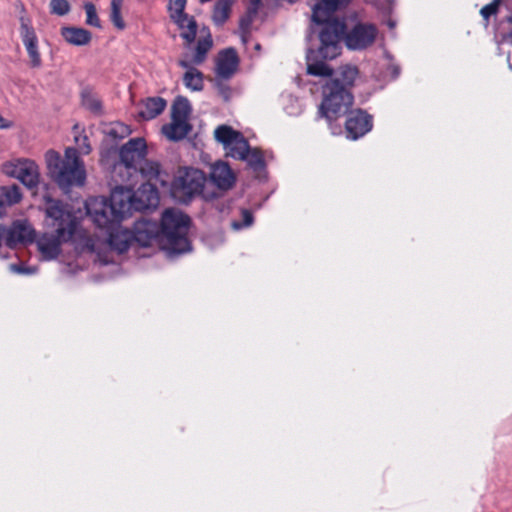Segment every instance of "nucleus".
<instances>
[{
	"label": "nucleus",
	"mask_w": 512,
	"mask_h": 512,
	"mask_svg": "<svg viewBox=\"0 0 512 512\" xmlns=\"http://www.w3.org/2000/svg\"><path fill=\"white\" fill-rule=\"evenodd\" d=\"M130 182V187L116 186L109 197H95L87 201V213L95 225L109 227L117 221H122L132 211H143L158 205L157 187L142 184L137 191Z\"/></svg>",
	"instance_id": "obj_1"
},
{
	"label": "nucleus",
	"mask_w": 512,
	"mask_h": 512,
	"mask_svg": "<svg viewBox=\"0 0 512 512\" xmlns=\"http://www.w3.org/2000/svg\"><path fill=\"white\" fill-rule=\"evenodd\" d=\"M74 139L78 148H66L64 157H61L55 150H48L45 153L49 176L64 189L84 184L86 171L78 156V150L84 155H88L92 151L89 139L85 134H76Z\"/></svg>",
	"instance_id": "obj_2"
},
{
	"label": "nucleus",
	"mask_w": 512,
	"mask_h": 512,
	"mask_svg": "<svg viewBox=\"0 0 512 512\" xmlns=\"http://www.w3.org/2000/svg\"><path fill=\"white\" fill-rule=\"evenodd\" d=\"M351 0H320L313 8L312 21L323 25L322 32H377L374 24L363 21L358 14L338 20L335 12L349 4Z\"/></svg>",
	"instance_id": "obj_3"
},
{
	"label": "nucleus",
	"mask_w": 512,
	"mask_h": 512,
	"mask_svg": "<svg viewBox=\"0 0 512 512\" xmlns=\"http://www.w3.org/2000/svg\"><path fill=\"white\" fill-rule=\"evenodd\" d=\"M189 225L190 218L180 210L168 208L163 212L160 229L167 250L177 254L190 250Z\"/></svg>",
	"instance_id": "obj_4"
},
{
	"label": "nucleus",
	"mask_w": 512,
	"mask_h": 512,
	"mask_svg": "<svg viewBox=\"0 0 512 512\" xmlns=\"http://www.w3.org/2000/svg\"><path fill=\"white\" fill-rule=\"evenodd\" d=\"M44 211L46 226L54 229L60 237L76 240L82 236L79 217L70 204L46 197Z\"/></svg>",
	"instance_id": "obj_5"
},
{
	"label": "nucleus",
	"mask_w": 512,
	"mask_h": 512,
	"mask_svg": "<svg viewBox=\"0 0 512 512\" xmlns=\"http://www.w3.org/2000/svg\"><path fill=\"white\" fill-rule=\"evenodd\" d=\"M353 103L354 96L351 91L341 87L336 80H327L322 86L318 115L331 122L346 114Z\"/></svg>",
	"instance_id": "obj_6"
},
{
	"label": "nucleus",
	"mask_w": 512,
	"mask_h": 512,
	"mask_svg": "<svg viewBox=\"0 0 512 512\" xmlns=\"http://www.w3.org/2000/svg\"><path fill=\"white\" fill-rule=\"evenodd\" d=\"M120 161L114 165V177L123 182H133L138 177V167L146 160L147 145L143 138L130 139L119 151Z\"/></svg>",
	"instance_id": "obj_7"
},
{
	"label": "nucleus",
	"mask_w": 512,
	"mask_h": 512,
	"mask_svg": "<svg viewBox=\"0 0 512 512\" xmlns=\"http://www.w3.org/2000/svg\"><path fill=\"white\" fill-rule=\"evenodd\" d=\"M205 174L196 168H179L174 177L170 192L178 202L187 203L194 196L199 195L205 185Z\"/></svg>",
	"instance_id": "obj_8"
},
{
	"label": "nucleus",
	"mask_w": 512,
	"mask_h": 512,
	"mask_svg": "<svg viewBox=\"0 0 512 512\" xmlns=\"http://www.w3.org/2000/svg\"><path fill=\"white\" fill-rule=\"evenodd\" d=\"M192 108L185 97H177L171 107V121L162 126V134L170 141L184 139L192 130L189 118Z\"/></svg>",
	"instance_id": "obj_9"
},
{
	"label": "nucleus",
	"mask_w": 512,
	"mask_h": 512,
	"mask_svg": "<svg viewBox=\"0 0 512 512\" xmlns=\"http://www.w3.org/2000/svg\"><path fill=\"white\" fill-rule=\"evenodd\" d=\"M344 43L342 34H308L307 61L318 57L334 59L341 53V44Z\"/></svg>",
	"instance_id": "obj_10"
},
{
	"label": "nucleus",
	"mask_w": 512,
	"mask_h": 512,
	"mask_svg": "<svg viewBox=\"0 0 512 512\" xmlns=\"http://www.w3.org/2000/svg\"><path fill=\"white\" fill-rule=\"evenodd\" d=\"M185 40V52L178 61L180 67H187L190 64L201 65L208 56L213 47V39L211 34H206L197 38V34H182Z\"/></svg>",
	"instance_id": "obj_11"
},
{
	"label": "nucleus",
	"mask_w": 512,
	"mask_h": 512,
	"mask_svg": "<svg viewBox=\"0 0 512 512\" xmlns=\"http://www.w3.org/2000/svg\"><path fill=\"white\" fill-rule=\"evenodd\" d=\"M2 172L18 179L28 188H35L40 182V171L35 161L28 158H17L2 164Z\"/></svg>",
	"instance_id": "obj_12"
},
{
	"label": "nucleus",
	"mask_w": 512,
	"mask_h": 512,
	"mask_svg": "<svg viewBox=\"0 0 512 512\" xmlns=\"http://www.w3.org/2000/svg\"><path fill=\"white\" fill-rule=\"evenodd\" d=\"M215 139L223 144L227 150V155L240 160L249 147L248 141L242 133L234 130L228 125H220L214 131Z\"/></svg>",
	"instance_id": "obj_13"
},
{
	"label": "nucleus",
	"mask_w": 512,
	"mask_h": 512,
	"mask_svg": "<svg viewBox=\"0 0 512 512\" xmlns=\"http://www.w3.org/2000/svg\"><path fill=\"white\" fill-rule=\"evenodd\" d=\"M35 239L36 231L26 219L15 220L8 228L4 226L3 242L9 248L19 244L33 243Z\"/></svg>",
	"instance_id": "obj_14"
},
{
	"label": "nucleus",
	"mask_w": 512,
	"mask_h": 512,
	"mask_svg": "<svg viewBox=\"0 0 512 512\" xmlns=\"http://www.w3.org/2000/svg\"><path fill=\"white\" fill-rule=\"evenodd\" d=\"M74 241L69 237H60L59 233L45 232L36 239L37 249L43 260L50 261L56 259L61 254L63 243Z\"/></svg>",
	"instance_id": "obj_15"
},
{
	"label": "nucleus",
	"mask_w": 512,
	"mask_h": 512,
	"mask_svg": "<svg viewBox=\"0 0 512 512\" xmlns=\"http://www.w3.org/2000/svg\"><path fill=\"white\" fill-rule=\"evenodd\" d=\"M373 126L372 117L361 109L350 111L345 123L347 138L357 140L367 134Z\"/></svg>",
	"instance_id": "obj_16"
},
{
	"label": "nucleus",
	"mask_w": 512,
	"mask_h": 512,
	"mask_svg": "<svg viewBox=\"0 0 512 512\" xmlns=\"http://www.w3.org/2000/svg\"><path fill=\"white\" fill-rule=\"evenodd\" d=\"M239 57L233 48L221 50L215 61L216 78L222 80L230 79L238 70Z\"/></svg>",
	"instance_id": "obj_17"
},
{
	"label": "nucleus",
	"mask_w": 512,
	"mask_h": 512,
	"mask_svg": "<svg viewBox=\"0 0 512 512\" xmlns=\"http://www.w3.org/2000/svg\"><path fill=\"white\" fill-rule=\"evenodd\" d=\"M121 221H117L114 224H111L109 227H104L100 225H96L100 229L106 230L108 233V243L109 246L117 251L118 253H124L126 252L132 241H134L133 233L128 230L124 229L120 226Z\"/></svg>",
	"instance_id": "obj_18"
},
{
	"label": "nucleus",
	"mask_w": 512,
	"mask_h": 512,
	"mask_svg": "<svg viewBox=\"0 0 512 512\" xmlns=\"http://www.w3.org/2000/svg\"><path fill=\"white\" fill-rule=\"evenodd\" d=\"M138 175H140L147 183L144 185H152L154 187H167L169 183L168 173L162 169L157 161L146 159L138 167Z\"/></svg>",
	"instance_id": "obj_19"
},
{
	"label": "nucleus",
	"mask_w": 512,
	"mask_h": 512,
	"mask_svg": "<svg viewBox=\"0 0 512 512\" xmlns=\"http://www.w3.org/2000/svg\"><path fill=\"white\" fill-rule=\"evenodd\" d=\"M161 229L152 220L142 219L135 223L133 236L134 241L143 247H148L159 236Z\"/></svg>",
	"instance_id": "obj_20"
},
{
	"label": "nucleus",
	"mask_w": 512,
	"mask_h": 512,
	"mask_svg": "<svg viewBox=\"0 0 512 512\" xmlns=\"http://www.w3.org/2000/svg\"><path fill=\"white\" fill-rule=\"evenodd\" d=\"M211 181L221 190H228L235 184V175L229 165L218 161L211 166Z\"/></svg>",
	"instance_id": "obj_21"
},
{
	"label": "nucleus",
	"mask_w": 512,
	"mask_h": 512,
	"mask_svg": "<svg viewBox=\"0 0 512 512\" xmlns=\"http://www.w3.org/2000/svg\"><path fill=\"white\" fill-rule=\"evenodd\" d=\"M185 6L186 0H170L168 6L170 17L179 29H188V32H196V22L184 13Z\"/></svg>",
	"instance_id": "obj_22"
},
{
	"label": "nucleus",
	"mask_w": 512,
	"mask_h": 512,
	"mask_svg": "<svg viewBox=\"0 0 512 512\" xmlns=\"http://www.w3.org/2000/svg\"><path fill=\"white\" fill-rule=\"evenodd\" d=\"M360 72L357 66L352 64H343L338 67L336 72H333V76L328 80H336L340 83L341 87L351 91L359 78Z\"/></svg>",
	"instance_id": "obj_23"
},
{
	"label": "nucleus",
	"mask_w": 512,
	"mask_h": 512,
	"mask_svg": "<svg viewBox=\"0 0 512 512\" xmlns=\"http://www.w3.org/2000/svg\"><path fill=\"white\" fill-rule=\"evenodd\" d=\"M166 105L161 97L147 98L140 105L139 116L144 120L154 119L164 111Z\"/></svg>",
	"instance_id": "obj_24"
},
{
	"label": "nucleus",
	"mask_w": 512,
	"mask_h": 512,
	"mask_svg": "<svg viewBox=\"0 0 512 512\" xmlns=\"http://www.w3.org/2000/svg\"><path fill=\"white\" fill-rule=\"evenodd\" d=\"M197 65L190 64L183 74V84L185 87L193 92H200L204 89V74L196 68Z\"/></svg>",
	"instance_id": "obj_25"
},
{
	"label": "nucleus",
	"mask_w": 512,
	"mask_h": 512,
	"mask_svg": "<svg viewBox=\"0 0 512 512\" xmlns=\"http://www.w3.org/2000/svg\"><path fill=\"white\" fill-rule=\"evenodd\" d=\"M101 130L106 138L113 142H118L131 134L129 126L118 121L103 123Z\"/></svg>",
	"instance_id": "obj_26"
},
{
	"label": "nucleus",
	"mask_w": 512,
	"mask_h": 512,
	"mask_svg": "<svg viewBox=\"0 0 512 512\" xmlns=\"http://www.w3.org/2000/svg\"><path fill=\"white\" fill-rule=\"evenodd\" d=\"M342 36L350 50H362L375 42V34H342Z\"/></svg>",
	"instance_id": "obj_27"
},
{
	"label": "nucleus",
	"mask_w": 512,
	"mask_h": 512,
	"mask_svg": "<svg viewBox=\"0 0 512 512\" xmlns=\"http://www.w3.org/2000/svg\"><path fill=\"white\" fill-rule=\"evenodd\" d=\"M23 44L29 55L31 67H40L42 60L39 52V39L36 34H24Z\"/></svg>",
	"instance_id": "obj_28"
},
{
	"label": "nucleus",
	"mask_w": 512,
	"mask_h": 512,
	"mask_svg": "<svg viewBox=\"0 0 512 512\" xmlns=\"http://www.w3.org/2000/svg\"><path fill=\"white\" fill-rule=\"evenodd\" d=\"M21 199L22 193L17 185L2 186L0 188V206L17 204Z\"/></svg>",
	"instance_id": "obj_29"
},
{
	"label": "nucleus",
	"mask_w": 512,
	"mask_h": 512,
	"mask_svg": "<svg viewBox=\"0 0 512 512\" xmlns=\"http://www.w3.org/2000/svg\"><path fill=\"white\" fill-rule=\"evenodd\" d=\"M235 0H218L213 10V21L217 24H223L229 17L231 7Z\"/></svg>",
	"instance_id": "obj_30"
},
{
	"label": "nucleus",
	"mask_w": 512,
	"mask_h": 512,
	"mask_svg": "<svg viewBox=\"0 0 512 512\" xmlns=\"http://www.w3.org/2000/svg\"><path fill=\"white\" fill-rule=\"evenodd\" d=\"M81 103L84 108L94 114L102 113V102L98 96L89 89H84L81 93Z\"/></svg>",
	"instance_id": "obj_31"
},
{
	"label": "nucleus",
	"mask_w": 512,
	"mask_h": 512,
	"mask_svg": "<svg viewBox=\"0 0 512 512\" xmlns=\"http://www.w3.org/2000/svg\"><path fill=\"white\" fill-rule=\"evenodd\" d=\"M261 7V0H249L247 13L240 20V27L243 31L248 30L250 25L256 19L258 11Z\"/></svg>",
	"instance_id": "obj_32"
},
{
	"label": "nucleus",
	"mask_w": 512,
	"mask_h": 512,
	"mask_svg": "<svg viewBox=\"0 0 512 512\" xmlns=\"http://www.w3.org/2000/svg\"><path fill=\"white\" fill-rule=\"evenodd\" d=\"M307 74L312 76L332 77L333 69L323 61H307Z\"/></svg>",
	"instance_id": "obj_33"
},
{
	"label": "nucleus",
	"mask_w": 512,
	"mask_h": 512,
	"mask_svg": "<svg viewBox=\"0 0 512 512\" xmlns=\"http://www.w3.org/2000/svg\"><path fill=\"white\" fill-rule=\"evenodd\" d=\"M240 160L246 161L254 169H260L264 166V160L261 151L257 148L252 149L250 146L248 147L247 152L244 153L243 158Z\"/></svg>",
	"instance_id": "obj_34"
},
{
	"label": "nucleus",
	"mask_w": 512,
	"mask_h": 512,
	"mask_svg": "<svg viewBox=\"0 0 512 512\" xmlns=\"http://www.w3.org/2000/svg\"><path fill=\"white\" fill-rule=\"evenodd\" d=\"M121 0H112L111 2V20L118 30L124 29V21L120 16Z\"/></svg>",
	"instance_id": "obj_35"
},
{
	"label": "nucleus",
	"mask_w": 512,
	"mask_h": 512,
	"mask_svg": "<svg viewBox=\"0 0 512 512\" xmlns=\"http://www.w3.org/2000/svg\"><path fill=\"white\" fill-rule=\"evenodd\" d=\"M50 11L52 14L63 16L70 11V4L67 0H51Z\"/></svg>",
	"instance_id": "obj_36"
},
{
	"label": "nucleus",
	"mask_w": 512,
	"mask_h": 512,
	"mask_svg": "<svg viewBox=\"0 0 512 512\" xmlns=\"http://www.w3.org/2000/svg\"><path fill=\"white\" fill-rule=\"evenodd\" d=\"M64 40L75 46L87 45L91 41V34H62Z\"/></svg>",
	"instance_id": "obj_37"
},
{
	"label": "nucleus",
	"mask_w": 512,
	"mask_h": 512,
	"mask_svg": "<svg viewBox=\"0 0 512 512\" xmlns=\"http://www.w3.org/2000/svg\"><path fill=\"white\" fill-rule=\"evenodd\" d=\"M86 12V23L96 28H100V21L96 13V8L92 3H86L84 5Z\"/></svg>",
	"instance_id": "obj_38"
},
{
	"label": "nucleus",
	"mask_w": 512,
	"mask_h": 512,
	"mask_svg": "<svg viewBox=\"0 0 512 512\" xmlns=\"http://www.w3.org/2000/svg\"><path fill=\"white\" fill-rule=\"evenodd\" d=\"M241 214H242L243 222L240 223V222L234 221L232 223V227L235 230H239V229H242L244 227H249L253 223V215H252V213L249 210L244 209V210H242Z\"/></svg>",
	"instance_id": "obj_39"
},
{
	"label": "nucleus",
	"mask_w": 512,
	"mask_h": 512,
	"mask_svg": "<svg viewBox=\"0 0 512 512\" xmlns=\"http://www.w3.org/2000/svg\"><path fill=\"white\" fill-rule=\"evenodd\" d=\"M501 3L499 2H491L490 4L485 5L481 8L480 13L484 19H488L492 15H496Z\"/></svg>",
	"instance_id": "obj_40"
},
{
	"label": "nucleus",
	"mask_w": 512,
	"mask_h": 512,
	"mask_svg": "<svg viewBox=\"0 0 512 512\" xmlns=\"http://www.w3.org/2000/svg\"><path fill=\"white\" fill-rule=\"evenodd\" d=\"M220 79L217 78V86L219 89V93L225 100H228L231 94L230 88L227 85H223L219 82Z\"/></svg>",
	"instance_id": "obj_41"
},
{
	"label": "nucleus",
	"mask_w": 512,
	"mask_h": 512,
	"mask_svg": "<svg viewBox=\"0 0 512 512\" xmlns=\"http://www.w3.org/2000/svg\"><path fill=\"white\" fill-rule=\"evenodd\" d=\"M10 270L12 272L18 273V274H31L33 273V269L31 268H25L23 266L12 264L10 265Z\"/></svg>",
	"instance_id": "obj_42"
},
{
	"label": "nucleus",
	"mask_w": 512,
	"mask_h": 512,
	"mask_svg": "<svg viewBox=\"0 0 512 512\" xmlns=\"http://www.w3.org/2000/svg\"><path fill=\"white\" fill-rule=\"evenodd\" d=\"M252 35L253 34H241V41L244 45H248L250 42H252Z\"/></svg>",
	"instance_id": "obj_43"
},
{
	"label": "nucleus",
	"mask_w": 512,
	"mask_h": 512,
	"mask_svg": "<svg viewBox=\"0 0 512 512\" xmlns=\"http://www.w3.org/2000/svg\"><path fill=\"white\" fill-rule=\"evenodd\" d=\"M61 32L69 33V32H86V31L81 28L63 27Z\"/></svg>",
	"instance_id": "obj_44"
},
{
	"label": "nucleus",
	"mask_w": 512,
	"mask_h": 512,
	"mask_svg": "<svg viewBox=\"0 0 512 512\" xmlns=\"http://www.w3.org/2000/svg\"><path fill=\"white\" fill-rule=\"evenodd\" d=\"M512 41V33L504 34L502 42H510Z\"/></svg>",
	"instance_id": "obj_45"
},
{
	"label": "nucleus",
	"mask_w": 512,
	"mask_h": 512,
	"mask_svg": "<svg viewBox=\"0 0 512 512\" xmlns=\"http://www.w3.org/2000/svg\"><path fill=\"white\" fill-rule=\"evenodd\" d=\"M387 27H388L389 29H391V30H392V29H394V28L396 27V23H395V21H393L392 19H389V20L387 21Z\"/></svg>",
	"instance_id": "obj_46"
},
{
	"label": "nucleus",
	"mask_w": 512,
	"mask_h": 512,
	"mask_svg": "<svg viewBox=\"0 0 512 512\" xmlns=\"http://www.w3.org/2000/svg\"><path fill=\"white\" fill-rule=\"evenodd\" d=\"M392 73H393L394 77H397L400 74V69L398 67L394 66Z\"/></svg>",
	"instance_id": "obj_47"
},
{
	"label": "nucleus",
	"mask_w": 512,
	"mask_h": 512,
	"mask_svg": "<svg viewBox=\"0 0 512 512\" xmlns=\"http://www.w3.org/2000/svg\"><path fill=\"white\" fill-rule=\"evenodd\" d=\"M9 125L5 123L3 118H0V128H8Z\"/></svg>",
	"instance_id": "obj_48"
},
{
	"label": "nucleus",
	"mask_w": 512,
	"mask_h": 512,
	"mask_svg": "<svg viewBox=\"0 0 512 512\" xmlns=\"http://www.w3.org/2000/svg\"><path fill=\"white\" fill-rule=\"evenodd\" d=\"M253 45H254V49H255V51H256V52H259V51H260V49H261L260 44H259L258 42H255Z\"/></svg>",
	"instance_id": "obj_49"
},
{
	"label": "nucleus",
	"mask_w": 512,
	"mask_h": 512,
	"mask_svg": "<svg viewBox=\"0 0 512 512\" xmlns=\"http://www.w3.org/2000/svg\"><path fill=\"white\" fill-rule=\"evenodd\" d=\"M87 247H92L93 246V243L92 241L89 239L86 244H85Z\"/></svg>",
	"instance_id": "obj_50"
},
{
	"label": "nucleus",
	"mask_w": 512,
	"mask_h": 512,
	"mask_svg": "<svg viewBox=\"0 0 512 512\" xmlns=\"http://www.w3.org/2000/svg\"><path fill=\"white\" fill-rule=\"evenodd\" d=\"M493 1H494V2H499V3H501V2H502V0H493Z\"/></svg>",
	"instance_id": "obj_51"
},
{
	"label": "nucleus",
	"mask_w": 512,
	"mask_h": 512,
	"mask_svg": "<svg viewBox=\"0 0 512 512\" xmlns=\"http://www.w3.org/2000/svg\"><path fill=\"white\" fill-rule=\"evenodd\" d=\"M509 22H511V23H512V17H511V18H509Z\"/></svg>",
	"instance_id": "obj_52"
}]
</instances>
